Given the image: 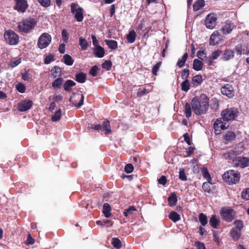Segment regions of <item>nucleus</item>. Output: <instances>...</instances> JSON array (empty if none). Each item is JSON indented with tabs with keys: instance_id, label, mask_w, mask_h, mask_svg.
I'll return each instance as SVG.
<instances>
[{
	"instance_id": "obj_40",
	"label": "nucleus",
	"mask_w": 249,
	"mask_h": 249,
	"mask_svg": "<svg viewBox=\"0 0 249 249\" xmlns=\"http://www.w3.org/2000/svg\"><path fill=\"white\" fill-rule=\"evenodd\" d=\"M201 171L204 178H205L207 181L210 182L211 181V177L207 169L205 167H202L201 168Z\"/></svg>"
},
{
	"instance_id": "obj_8",
	"label": "nucleus",
	"mask_w": 249,
	"mask_h": 249,
	"mask_svg": "<svg viewBox=\"0 0 249 249\" xmlns=\"http://www.w3.org/2000/svg\"><path fill=\"white\" fill-rule=\"evenodd\" d=\"M233 165L235 167L244 168L249 166V158L238 157L233 160Z\"/></svg>"
},
{
	"instance_id": "obj_43",
	"label": "nucleus",
	"mask_w": 249,
	"mask_h": 249,
	"mask_svg": "<svg viewBox=\"0 0 249 249\" xmlns=\"http://www.w3.org/2000/svg\"><path fill=\"white\" fill-rule=\"evenodd\" d=\"M199 220L203 226H205L208 223L207 217L206 214L200 213L198 216Z\"/></svg>"
},
{
	"instance_id": "obj_52",
	"label": "nucleus",
	"mask_w": 249,
	"mask_h": 249,
	"mask_svg": "<svg viewBox=\"0 0 249 249\" xmlns=\"http://www.w3.org/2000/svg\"><path fill=\"white\" fill-rule=\"evenodd\" d=\"M20 63V58H14L11 60L10 63V66L12 68H14L18 66V64H19Z\"/></svg>"
},
{
	"instance_id": "obj_64",
	"label": "nucleus",
	"mask_w": 249,
	"mask_h": 249,
	"mask_svg": "<svg viewBox=\"0 0 249 249\" xmlns=\"http://www.w3.org/2000/svg\"><path fill=\"white\" fill-rule=\"evenodd\" d=\"M195 246L197 249H206L205 245L203 243L199 241L196 242Z\"/></svg>"
},
{
	"instance_id": "obj_22",
	"label": "nucleus",
	"mask_w": 249,
	"mask_h": 249,
	"mask_svg": "<svg viewBox=\"0 0 249 249\" xmlns=\"http://www.w3.org/2000/svg\"><path fill=\"white\" fill-rule=\"evenodd\" d=\"M202 80V77L201 75H196L194 76L192 79V83L193 87H196L200 85Z\"/></svg>"
},
{
	"instance_id": "obj_27",
	"label": "nucleus",
	"mask_w": 249,
	"mask_h": 249,
	"mask_svg": "<svg viewBox=\"0 0 249 249\" xmlns=\"http://www.w3.org/2000/svg\"><path fill=\"white\" fill-rule=\"evenodd\" d=\"M230 234L234 241L239 239L241 235V231L232 228L230 231Z\"/></svg>"
},
{
	"instance_id": "obj_23",
	"label": "nucleus",
	"mask_w": 249,
	"mask_h": 249,
	"mask_svg": "<svg viewBox=\"0 0 249 249\" xmlns=\"http://www.w3.org/2000/svg\"><path fill=\"white\" fill-rule=\"evenodd\" d=\"M94 53L97 57L102 58L105 55V51L104 48L100 46H96L94 49Z\"/></svg>"
},
{
	"instance_id": "obj_46",
	"label": "nucleus",
	"mask_w": 249,
	"mask_h": 249,
	"mask_svg": "<svg viewBox=\"0 0 249 249\" xmlns=\"http://www.w3.org/2000/svg\"><path fill=\"white\" fill-rule=\"evenodd\" d=\"M61 116V110L60 109H59L52 117V120L53 122H57L60 119Z\"/></svg>"
},
{
	"instance_id": "obj_59",
	"label": "nucleus",
	"mask_w": 249,
	"mask_h": 249,
	"mask_svg": "<svg viewBox=\"0 0 249 249\" xmlns=\"http://www.w3.org/2000/svg\"><path fill=\"white\" fill-rule=\"evenodd\" d=\"M134 170L133 165L131 163L127 164L124 168V171L127 173H131Z\"/></svg>"
},
{
	"instance_id": "obj_57",
	"label": "nucleus",
	"mask_w": 249,
	"mask_h": 249,
	"mask_svg": "<svg viewBox=\"0 0 249 249\" xmlns=\"http://www.w3.org/2000/svg\"><path fill=\"white\" fill-rule=\"evenodd\" d=\"M62 37L65 42H67L69 40V34L66 29H63L62 31Z\"/></svg>"
},
{
	"instance_id": "obj_37",
	"label": "nucleus",
	"mask_w": 249,
	"mask_h": 249,
	"mask_svg": "<svg viewBox=\"0 0 249 249\" xmlns=\"http://www.w3.org/2000/svg\"><path fill=\"white\" fill-rule=\"evenodd\" d=\"M188 53H185L181 59H179L177 63V65L180 68H182L185 64L188 58Z\"/></svg>"
},
{
	"instance_id": "obj_42",
	"label": "nucleus",
	"mask_w": 249,
	"mask_h": 249,
	"mask_svg": "<svg viewBox=\"0 0 249 249\" xmlns=\"http://www.w3.org/2000/svg\"><path fill=\"white\" fill-rule=\"evenodd\" d=\"M65 64L68 66H71L73 63V60L69 54H65L63 56Z\"/></svg>"
},
{
	"instance_id": "obj_2",
	"label": "nucleus",
	"mask_w": 249,
	"mask_h": 249,
	"mask_svg": "<svg viewBox=\"0 0 249 249\" xmlns=\"http://www.w3.org/2000/svg\"><path fill=\"white\" fill-rule=\"evenodd\" d=\"M37 24L34 18L28 17L23 19L18 24V29L21 34H29L34 30Z\"/></svg>"
},
{
	"instance_id": "obj_30",
	"label": "nucleus",
	"mask_w": 249,
	"mask_h": 249,
	"mask_svg": "<svg viewBox=\"0 0 249 249\" xmlns=\"http://www.w3.org/2000/svg\"><path fill=\"white\" fill-rule=\"evenodd\" d=\"M136 34L134 30L130 31L126 36L127 41L130 43H133L136 39Z\"/></svg>"
},
{
	"instance_id": "obj_62",
	"label": "nucleus",
	"mask_w": 249,
	"mask_h": 249,
	"mask_svg": "<svg viewBox=\"0 0 249 249\" xmlns=\"http://www.w3.org/2000/svg\"><path fill=\"white\" fill-rule=\"evenodd\" d=\"M241 196L243 199L249 200V188L242 192Z\"/></svg>"
},
{
	"instance_id": "obj_26",
	"label": "nucleus",
	"mask_w": 249,
	"mask_h": 249,
	"mask_svg": "<svg viewBox=\"0 0 249 249\" xmlns=\"http://www.w3.org/2000/svg\"><path fill=\"white\" fill-rule=\"evenodd\" d=\"M203 66V63L197 59H195L194 60L193 64V69L196 71L201 70Z\"/></svg>"
},
{
	"instance_id": "obj_45",
	"label": "nucleus",
	"mask_w": 249,
	"mask_h": 249,
	"mask_svg": "<svg viewBox=\"0 0 249 249\" xmlns=\"http://www.w3.org/2000/svg\"><path fill=\"white\" fill-rule=\"evenodd\" d=\"M112 244L114 248L118 249H121L122 247L121 242L118 238H113L112 239Z\"/></svg>"
},
{
	"instance_id": "obj_24",
	"label": "nucleus",
	"mask_w": 249,
	"mask_h": 249,
	"mask_svg": "<svg viewBox=\"0 0 249 249\" xmlns=\"http://www.w3.org/2000/svg\"><path fill=\"white\" fill-rule=\"evenodd\" d=\"M169 205L171 207L175 206L177 201V196L175 193H172L168 198Z\"/></svg>"
},
{
	"instance_id": "obj_3",
	"label": "nucleus",
	"mask_w": 249,
	"mask_h": 249,
	"mask_svg": "<svg viewBox=\"0 0 249 249\" xmlns=\"http://www.w3.org/2000/svg\"><path fill=\"white\" fill-rule=\"evenodd\" d=\"M240 178V173L233 170L227 171L223 175V180L229 184L237 183L239 182Z\"/></svg>"
},
{
	"instance_id": "obj_51",
	"label": "nucleus",
	"mask_w": 249,
	"mask_h": 249,
	"mask_svg": "<svg viewBox=\"0 0 249 249\" xmlns=\"http://www.w3.org/2000/svg\"><path fill=\"white\" fill-rule=\"evenodd\" d=\"M161 65V62H157L152 68V74L154 75H157V72Z\"/></svg>"
},
{
	"instance_id": "obj_10",
	"label": "nucleus",
	"mask_w": 249,
	"mask_h": 249,
	"mask_svg": "<svg viewBox=\"0 0 249 249\" xmlns=\"http://www.w3.org/2000/svg\"><path fill=\"white\" fill-rule=\"evenodd\" d=\"M217 20L216 15L214 13L208 14L205 18V25L207 28L212 29L216 25Z\"/></svg>"
},
{
	"instance_id": "obj_18",
	"label": "nucleus",
	"mask_w": 249,
	"mask_h": 249,
	"mask_svg": "<svg viewBox=\"0 0 249 249\" xmlns=\"http://www.w3.org/2000/svg\"><path fill=\"white\" fill-rule=\"evenodd\" d=\"M236 134L232 131H227L224 136V142L225 144L232 142L236 139Z\"/></svg>"
},
{
	"instance_id": "obj_34",
	"label": "nucleus",
	"mask_w": 249,
	"mask_h": 249,
	"mask_svg": "<svg viewBox=\"0 0 249 249\" xmlns=\"http://www.w3.org/2000/svg\"><path fill=\"white\" fill-rule=\"evenodd\" d=\"M75 79L78 82L83 83L86 81V75L83 72L77 73L75 75Z\"/></svg>"
},
{
	"instance_id": "obj_38",
	"label": "nucleus",
	"mask_w": 249,
	"mask_h": 249,
	"mask_svg": "<svg viewBox=\"0 0 249 249\" xmlns=\"http://www.w3.org/2000/svg\"><path fill=\"white\" fill-rule=\"evenodd\" d=\"M105 131V134H108L111 133V130L110 127V123L108 120H106L103 124L102 129Z\"/></svg>"
},
{
	"instance_id": "obj_31",
	"label": "nucleus",
	"mask_w": 249,
	"mask_h": 249,
	"mask_svg": "<svg viewBox=\"0 0 249 249\" xmlns=\"http://www.w3.org/2000/svg\"><path fill=\"white\" fill-rule=\"evenodd\" d=\"M189 103H186L184 106V113L186 118H189L192 115V107Z\"/></svg>"
},
{
	"instance_id": "obj_16",
	"label": "nucleus",
	"mask_w": 249,
	"mask_h": 249,
	"mask_svg": "<svg viewBox=\"0 0 249 249\" xmlns=\"http://www.w3.org/2000/svg\"><path fill=\"white\" fill-rule=\"evenodd\" d=\"M234 28V24L231 21L228 20L222 24V31L223 34H228L232 31Z\"/></svg>"
},
{
	"instance_id": "obj_21",
	"label": "nucleus",
	"mask_w": 249,
	"mask_h": 249,
	"mask_svg": "<svg viewBox=\"0 0 249 249\" xmlns=\"http://www.w3.org/2000/svg\"><path fill=\"white\" fill-rule=\"evenodd\" d=\"M76 83L72 80H67L64 84V89L66 91H70L72 89V87L75 86Z\"/></svg>"
},
{
	"instance_id": "obj_15",
	"label": "nucleus",
	"mask_w": 249,
	"mask_h": 249,
	"mask_svg": "<svg viewBox=\"0 0 249 249\" xmlns=\"http://www.w3.org/2000/svg\"><path fill=\"white\" fill-rule=\"evenodd\" d=\"M235 51L237 54L249 55V48L247 47L246 44H239L235 47Z\"/></svg>"
},
{
	"instance_id": "obj_32",
	"label": "nucleus",
	"mask_w": 249,
	"mask_h": 249,
	"mask_svg": "<svg viewBox=\"0 0 249 249\" xmlns=\"http://www.w3.org/2000/svg\"><path fill=\"white\" fill-rule=\"evenodd\" d=\"M236 156L233 149H229L223 153L224 157L226 159H232Z\"/></svg>"
},
{
	"instance_id": "obj_58",
	"label": "nucleus",
	"mask_w": 249,
	"mask_h": 249,
	"mask_svg": "<svg viewBox=\"0 0 249 249\" xmlns=\"http://www.w3.org/2000/svg\"><path fill=\"white\" fill-rule=\"evenodd\" d=\"M16 88L20 93H24L25 91V86L23 84L18 83L16 85Z\"/></svg>"
},
{
	"instance_id": "obj_48",
	"label": "nucleus",
	"mask_w": 249,
	"mask_h": 249,
	"mask_svg": "<svg viewBox=\"0 0 249 249\" xmlns=\"http://www.w3.org/2000/svg\"><path fill=\"white\" fill-rule=\"evenodd\" d=\"M179 178L182 181H186L187 180V178L185 173V170L182 168L179 169Z\"/></svg>"
},
{
	"instance_id": "obj_61",
	"label": "nucleus",
	"mask_w": 249,
	"mask_h": 249,
	"mask_svg": "<svg viewBox=\"0 0 249 249\" xmlns=\"http://www.w3.org/2000/svg\"><path fill=\"white\" fill-rule=\"evenodd\" d=\"M210 184H211V182H209L208 181L203 183L202 187L205 192H210L211 190Z\"/></svg>"
},
{
	"instance_id": "obj_20",
	"label": "nucleus",
	"mask_w": 249,
	"mask_h": 249,
	"mask_svg": "<svg viewBox=\"0 0 249 249\" xmlns=\"http://www.w3.org/2000/svg\"><path fill=\"white\" fill-rule=\"evenodd\" d=\"M219 222V218L215 215H212L209 220L210 225L214 229L217 228Z\"/></svg>"
},
{
	"instance_id": "obj_35",
	"label": "nucleus",
	"mask_w": 249,
	"mask_h": 249,
	"mask_svg": "<svg viewBox=\"0 0 249 249\" xmlns=\"http://www.w3.org/2000/svg\"><path fill=\"white\" fill-rule=\"evenodd\" d=\"M169 218L174 222H176L180 219L179 214L175 211H172L170 213Z\"/></svg>"
},
{
	"instance_id": "obj_12",
	"label": "nucleus",
	"mask_w": 249,
	"mask_h": 249,
	"mask_svg": "<svg viewBox=\"0 0 249 249\" xmlns=\"http://www.w3.org/2000/svg\"><path fill=\"white\" fill-rule=\"evenodd\" d=\"M221 91L222 94L228 97L232 98L234 95V91L233 87L229 84L224 85L221 89Z\"/></svg>"
},
{
	"instance_id": "obj_13",
	"label": "nucleus",
	"mask_w": 249,
	"mask_h": 249,
	"mask_svg": "<svg viewBox=\"0 0 249 249\" xmlns=\"http://www.w3.org/2000/svg\"><path fill=\"white\" fill-rule=\"evenodd\" d=\"M33 106V102L30 100H25L20 101L18 104V109L20 111L28 110Z\"/></svg>"
},
{
	"instance_id": "obj_56",
	"label": "nucleus",
	"mask_w": 249,
	"mask_h": 249,
	"mask_svg": "<svg viewBox=\"0 0 249 249\" xmlns=\"http://www.w3.org/2000/svg\"><path fill=\"white\" fill-rule=\"evenodd\" d=\"M190 74V71L188 69H184L181 71V78L184 80H187V78L188 77Z\"/></svg>"
},
{
	"instance_id": "obj_49",
	"label": "nucleus",
	"mask_w": 249,
	"mask_h": 249,
	"mask_svg": "<svg viewBox=\"0 0 249 249\" xmlns=\"http://www.w3.org/2000/svg\"><path fill=\"white\" fill-rule=\"evenodd\" d=\"M99 71V69L96 66L92 67L89 71V73L93 77L97 76Z\"/></svg>"
},
{
	"instance_id": "obj_11",
	"label": "nucleus",
	"mask_w": 249,
	"mask_h": 249,
	"mask_svg": "<svg viewBox=\"0 0 249 249\" xmlns=\"http://www.w3.org/2000/svg\"><path fill=\"white\" fill-rule=\"evenodd\" d=\"M16 5L14 9L19 12L24 13L28 8V4L26 0H15Z\"/></svg>"
},
{
	"instance_id": "obj_41",
	"label": "nucleus",
	"mask_w": 249,
	"mask_h": 249,
	"mask_svg": "<svg viewBox=\"0 0 249 249\" xmlns=\"http://www.w3.org/2000/svg\"><path fill=\"white\" fill-rule=\"evenodd\" d=\"M181 88L182 91L187 92L190 89V83L188 80H185L182 82Z\"/></svg>"
},
{
	"instance_id": "obj_14",
	"label": "nucleus",
	"mask_w": 249,
	"mask_h": 249,
	"mask_svg": "<svg viewBox=\"0 0 249 249\" xmlns=\"http://www.w3.org/2000/svg\"><path fill=\"white\" fill-rule=\"evenodd\" d=\"M226 128V124L221 119H217L213 124V128L216 134H220L221 130L225 129Z\"/></svg>"
},
{
	"instance_id": "obj_55",
	"label": "nucleus",
	"mask_w": 249,
	"mask_h": 249,
	"mask_svg": "<svg viewBox=\"0 0 249 249\" xmlns=\"http://www.w3.org/2000/svg\"><path fill=\"white\" fill-rule=\"evenodd\" d=\"M41 5L44 7H48L51 4L50 0H36Z\"/></svg>"
},
{
	"instance_id": "obj_47",
	"label": "nucleus",
	"mask_w": 249,
	"mask_h": 249,
	"mask_svg": "<svg viewBox=\"0 0 249 249\" xmlns=\"http://www.w3.org/2000/svg\"><path fill=\"white\" fill-rule=\"evenodd\" d=\"M233 151L235 153L236 156L241 154L244 150L243 144L239 143L236 145L233 149Z\"/></svg>"
},
{
	"instance_id": "obj_33",
	"label": "nucleus",
	"mask_w": 249,
	"mask_h": 249,
	"mask_svg": "<svg viewBox=\"0 0 249 249\" xmlns=\"http://www.w3.org/2000/svg\"><path fill=\"white\" fill-rule=\"evenodd\" d=\"M205 5V1L204 0H198L193 5V10L195 11H198Z\"/></svg>"
},
{
	"instance_id": "obj_25",
	"label": "nucleus",
	"mask_w": 249,
	"mask_h": 249,
	"mask_svg": "<svg viewBox=\"0 0 249 249\" xmlns=\"http://www.w3.org/2000/svg\"><path fill=\"white\" fill-rule=\"evenodd\" d=\"M105 42L108 48L111 50H115L118 47V43L115 40L105 39Z\"/></svg>"
},
{
	"instance_id": "obj_4",
	"label": "nucleus",
	"mask_w": 249,
	"mask_h": 249,
	"mask_svg": "<svg viewBox=\"0 0 249 249\" xmlns=\"http://www.w3.org/2000/svg\"><path fill=\"white\" fill-rule=\"evenodd\" d=\"M238 109L235 107L228 108L221 112V116L225 121L233 120L237 116Z\"/></svg>"
},
{
	"instance_id": "obj_7",
	"label": "nucleus",
	"mask_w": 249,
	"mask_h": 249,
	"mask_svg": "<svg viewBox=\"0 0 249 249\" xmlns=\"http://www.w3.org/2000/svg\"><path fill=\"white\" fill-rule=\"evenodd\" d=\"M71 12L74 15V17L78 22L83 21L84 17L82 8L78 7L77 4L75 3H72L71 4Z\"/></svg>"
},
{
	"instance_id": "obj_60",
	"label": "nucleus",
	"mask_w": 249,
	"mask_h": 249,
	"mask_svg": "<svg viewBox=\"0 0 249 249\" xmlns=\"http://www.w3.org/2000/svg\"><path fill=\"white\" fill-rule=\"evenodd\" d=\"M197 56L200 59L203 60L206 57V54L203 50H199L197 53Z\"/></svg>"
},
{
	"instance_id": "obj_50",
	"label": "nucleus",
	"mask_w": 249,
	"mask_h": 249,
	"mask_svg": "<svg viewBox=\"0 0 249 249\" xmlns=\"http://www.w3.org/2000/svg\"><path fill=\"white\" fill-rule=\"evenodd\" d=\"M79 45L82 50H85L88 47V42L85 39L82 37L79 38Z\"/></svg>"
},
{
	"instance_id": "obj_5",
	"label": "nucleus",
	"mask_w": 249,
	"mask_h": 249,
	"mask_svg": "<svg viewBox=\"0 0 249 249\" xmlns=\"http://www.w3.org/2000/svg\"><path fill=\"white\" fill-rule=\"evenodd\" d=\"M6 42L10 45H16L19 41L18 36L13 31L7 30L4 34Z\"/></svg>"
},
{
	"instance_id": "obj_36",
	"label": "nucleus",
	"mask_w": 249,
	"mask_h": 249,
	"mask_svg": "<svg viewBox=\"0 0 249 249\" xmlns=\"http://www.w3.org/2000/svg\"><path fill=\"white\" fill-rule=\"evenodd\" d=\"M63 82V79L62 78H58L52 83V87L55 89H59L62 86Z\"/></svg>"
},
{
	"instance_id": "obj_19",
	"label": "nucleus",
	"mask_w": 249,
	"mask_h": 249,
	"mask_svg": "<svg viewBox=\"0 0 249 249\" xmlns=\"http://www.w3.org/2000/svg\"><path fill=\"white\" fill-rule=\"evenodd\" d=\"M234 52L230 49L226 50L223 54L222 58L224 61H228L234 57Z\"/></svg>"
},
{
	"instance_id": "obj_6",
	"label": "nucleus",
	"mask_w": 249,
	"mask_h": 249,
	"mask_svg": "<svg viewBox=\"0 0 249 249\" xmlns=\"http://www.w3.org/2000/svg\"><path fill=\"white\" fill-rule=\"evenodd\" d=\"M51 36L47 33H43L39 37L37 45L40 49L47 48L51 42Z\"/></svg>"
},
{
	"instance_id": "obj_54",
	"label": "nucleus",
	"mask_w": 249,
	"mask_h": 249,
	"mask_svg": "<svg viewBox=\"0 0 249 249\" xmlns=\"http://www.w3.org/2000/svg\"><path fill=\"white\" fill-rule=\"evenodd\" d=\"M112 66V62L110 60H106L102 64L103 68L106 69L107 71H109L111 69Z\"/></svg>"
},
{
	"instance_id": "obj_63",
	"label": "nucleus",
	"mask_w": 249,
	"mask_h": 249,
	"mask_svg": "<svg viewBox=\"0 0 249 249\" xmlns=\"http://www.w3.org/2000/svg\"><path fill=\"white\" fill-rule=\"evenodd\" d=\"M53 60H54L53 55L52 54H49L46 56L44 60V63L46 64H49Z\"/></svg>"
},
{
	"instance_id": "obj_53",
	"label": "nucleus",
	"mask_w": 249,
	"mask_h": 249,
	"mask_svg": "<svg viewBox=\"0 0 249 249\" xmlns=\"http://www.w3.org/2000/svg\"><path fill=\"white\" fill-rule=\"evenodd\" d=\"M234 225H235L236 229L241 231L243 228V221L240 220H236L234 221Z\"/></svg>"
},
{
	"instance_id": "obj_44",
	"label": "nucleus",
	"mask_w": 249,
	"mask_h": 249,
	"mask_svg": "<svg viewBox=\"0 0 249 249\" xmlns=\"http://www.w3.org/2000/svg\"><path fill=\"white\" fill-rule=\"evenodd\" d=\"M136 211V209L134 206H130L128 208L125 209L124 212V214L126 217L131 215L133 213Z\"/></svg>"
},
{
	"instance_id": "obj_28",
	"label": "nucleus",
	"mask_w": 249,
	"mask_h": 249,
	"mask_svg": "<svg viewBox=\"0 0 249 249\" xmlns=\"http://www.w3.org/2000/svg\"><path fill=\"white\" fill-rule=\"evenodd\" d=\"M221 53L220 50H217L213 52L212 56L209 57V64L211 65L213 61L216 59Z\"/></svg>"
},
{
	"instance_id": "obj_39",
	"label": "nucleus",
	"mask_w": 249,
	"mask_h": 249,
	"mask_svg": "<svg viewBox=\"0 0 249 249\" xmlns=\"http://www.w3.org/2000/svg\"><path fill=\"white\" fill-rule=\"evenodd\" d=\"M201 171L204 178H205L207 181L210 182L211 181V177L207 169L205 167H202L201 168Z\"/></svg>"
},
{
	"instance_id": "obj_1",
	"label": "nucleus",
	"mask_w": 249,
	"mask_h": 249,
	"mask_svg": "<svg viewBox=\"0 0 249 249\" xmlns=\"http://www.w3.org/2000/svg\"><path fill=\"white\" fill-rule=\"evenodd\" d=\"M209 98L206 94H201L199 98H194L191 102L192 109L197 115L205 114L209 108Z\"/></svg>"
},
{
	"instance_id": "obj_9",
	"label": "nucleus",
	"mask_w": 249,
	"mask_h": 249,
	"mask_svg": "<svg viewBox=\"0 0 249 249\" xmlns=\"http://www.w3.org/2000/svg\"><path fill=\"white\" fill-rule=\"evenodd\" d=\"M220 214L223 219L227 222H230L235 218V213L231 209L223 208L220 211Z\"/></svg>"
},
{
	"instance_id": "obj_17",
	"label": "nucleus",
	"mask_w": 249,
	"mask_h": 249,
	"mask_svg": "<svg viewBox=\"0 0 249 249\" xmlns=\"http://www.w3.org/2000/svg\"><path fill=\"white\" fill-rule=\"evenodd\" d=\"M221 39V36L218 31L213 32L210 38L209 44L210 45H214L217 44Z\"/></svg>"
},
{
	"instance_id": "obj_29",
	"label": "nucleus",
	"mask_w": 249,
	"mask_h": 249,
	"mask_svg": "<svg viewBox=\"0 0 249 249\" xmlns=\"http://www.w3.org/2000/svg\"><path fill=\"white\" fill-rule=\"evenodd\" d=\"M110 210L111 209L109 205L107 203H105L103 205V213L106 217L108 218L110 216Z\"/></svg>"
}]
</instances>
